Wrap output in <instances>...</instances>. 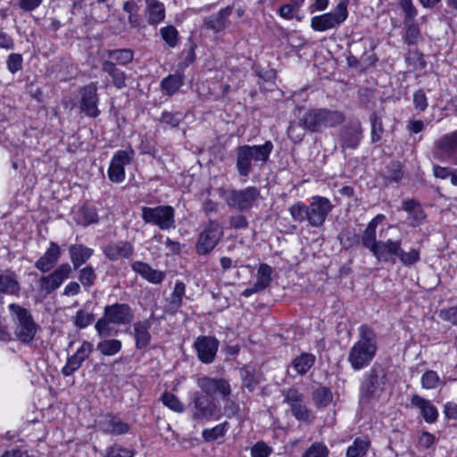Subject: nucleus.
Listing matches in <instances>:
<instances>
[{
  "label": "nucleus",
  "instance_id": "obj_1",
  "mask_svg": "<svg viewBox=\"0 0 457 457\" xmlns=\"http://www.w3.org/2000/svg\"><path fill=\"white\" fill-rule=\"evenodd\" d=\"M358 332L359 338L351 347L347 357L354 370L369 366L378 350L377 337L372 328L367 325H361Z\"/></svg>",
  "mask_w": 457,
  "mask_h": 457
},
{
  "label": "nucleus",
  "instance_id": "obj_2",
  "mask_svg": "<svg viewBox=\"0 0 457 457\" xmlns=\"http://www.w3.org/2000/svg\"><path fill=\"white\" fill-rule=\"evenodd\" d=\"M274 145L267 140L263 145H243L235 149L236 169L240 177L248 178L257 163L265 164L272 153Z\"/></svg>",
  "mask_w": 457,
  "mask_h": 457
},
{
  "label": "nucleus",
  "instance_id": "obj_3",
  "mask_svg": "<svg viewBox=\"0 0 457 457\" xmlns=\"http://www.w3.org/2000/svg\"><path fill=\"white\" fill-rule=\"evenodd\" d=\"M342 112L326 108L311 109L300 117V126L311 132H321L327 128H333L345 121Z\"/></svg>",
  "mask_w": 457,
  "mask_h": 457
},
{
  "label": "nucleus",
  "instance_id": "obj_4",
  "mask_svg": "<svg viewBox=\"0 0 457 457\" xmlns=\"http://www.w3.org/2000/svg\"><path fill=\"white\" fill-rule=\"evenodd\" d=\"M8 310L14 322L16 338L23 344L31 343L38 329L31 312L17 303H10Z\"/></svg>",
  "mask_w": 457,
  "mask_h": 457
},
{
  "label": "nucleus",
  "instance_id": "obj_5",
  "mask_svg": "<svg viewBox=\"0 0 457 457\" xmlns=\"http://www.w3.org/2000/svg\"><path fill=\"white\" fill-rule=\"evenodd\" d=\"M386 374L379 364H374L364 375L360 386V402L369 403L378 399L385 389Z\"/></svg>",
  "mask_w": 457,
  "mask_h": 457
},
{
  "label": "nucleus",
  "instance_id": "obj_6",
  "mask_svg": "<svg viewBox=\"0 0 457 457\" xmlns=\"http://www.w3.org/2000/svg\"><path fill=\"white\" fill-rule=\"evenodd\" d=\"M228 207L239 212L250 210L260 197V190L256 187L243 189L225 190L221 195Z\"/></svg>",
  "mask_w": 457,
  "mask_h": 457
},
{
  "label": "nucleus",
  "instance_id": "obj_7",
  "mask_svg": "<svg viewBox=\"0 0 457 457\" xmlns=\"http://www.w3.org/2000/svg\"><path fill=\"white\" fill-rule=\"evenodd\" d=\"M141 212L145 223L155 225L162 230L175 227V211L171 206H142Z\"/></svg>",
  "mask_w": 457,
  "mask_h": 457
},
{
  "label": "nucleus",
  "instance_id": "obj_8",
  "mask_svg": "<svg viewBox=\"0 0 457 457\" xmlns=\"http://www.w3.org/2000/svg\"><path fill=\"white\" fill-rule=\"evenodd\" d=\"M192 419L199 422L218 419L220 410L213 399L200 392L192 395Z\"/></svg>",
  "mask_w": 457,
  "mask_h": 457
},
{
  "label": "nucleus",
  "instance_id": "obj_9",
  "mask_svg": "<svg viewBox=\"0 0 457 457\" xmlns=\"http://www.w3.org/2000/svg\"><path fill=\"white\" fill-rule=\"evenodd\" d=\"M346 4L340 2L336 8L327 13L313 16L311 20V28L319 32H323L340 26L347 18Z\"/></svg>",
  "mask_w": 457,
  "mask_h": 457
},
{
  "label": "nucleus",
  "instance_id": "obj_10",
  "mask_svg": "<svg viewBox=\"0 0 457 457\" xmlns=\"http://www.w3.org/2000/svg\"><path fill=\"white\" fill-rule=\"evenodd\" d=\"M72 273L71 265L68 262L57 266L48 275L42 276L38 281L39 290L45 295H51L57 290L65 280L71 278Z\"/></svg>",
  "mask_w": 457,
  "mask_h": 457
},
{
  "label": "nucleus",
  "instance_id": "obj_11",
  "mask_svg": "<svg viewBox=\"0 0 457 457\" xmlns=\"http://www.w3.org/2000/svg\"><path fill=\"white\" fill-rule=\"evenodd\" d=\"M223 237V230L217 220H210L200 233L196 251L204 255L212 252Z\"/></svg>",
  "mask_w": 457,
  "mask_h": 457
},
{
  "label": "nucleus",
  "instance_id": "obj_12",
  "mask_svg": "<svg viewBox=\"0 0 457 457\" xmlns=\"http://www.w3.org/2000/svg\"><path fill=\"white\" fill-rule=\"evenodd\" d=\"M284 403H287L292 415L299 421L310 423L312 420L311 411L304 404V396L296 388H289L283 392Z\"/></svg>",
  "mask_w": 457,
  "mask_h": 457
},
{
  "label": "nucleus",
  "instance_id": "obj_13",
  "mask_svg": "<svg viewBox=\"0 0 457 457\" xmlns=\"http://www.w3.org/2000/svg\"><path fill=\"white\" fill-rule=\"evenodd\" d=\"M196 385L203 395L212 399L219 395L220 398L231 395V386L229 382L222 378H212L201 376L196 379Z\"/></svg>",
  "mask_w": 457,
  "mask_h": 457
},
{
  "label": "nucleus",
  "instance_id": "obj_14",
  "mask_svg": "<svg viewBox=\"0 0 457 457\" xmlns=\"http://www.w3.org/2000/svg\"><path fill=\"white\" fill-rule=\"evenodd\" d=\"M332 210L333 204L329 199L320 195L312 196L308 205L309 225L315 228L322 226Z\"/></svg>",
  "mask_w": 457,
  "mask_h": 457
},
{
  "label": "nucleus",
  "instance_id": "obj_15",
  "mask_svg": "<svg viewBox=\"0 0 457 457\" xmlns=\"http://www.w3.org/2000/svg\"><path fill=\"white\" fill-rule=\"evenodd\" d=\"M133 156L132 149L119 150L113 154L107 170L112 182L121 183L125 179V166L131 162Z\"/></svg>",
  "mask_w": 457,
  "mask_h": 457
},
{
  "label": "nucleus",
  "instance_id": "obj_16",
  "mask_svg": "<svg viewBox=\"0 0 457 457\" xmlns=\"http://www.w3.org/2000/svg\"><path fill=\"white\" fill-rule=\"evenodd\" d=\"M99 96L96 84L91 83L80 89L79 108L86 116L96 118L100 114L98 109Z\"/></svg>",
  "mask_w": 457,
  "mask_h": 457
},
{
  "label": "nucleus",
  "instance_id": "obj_17",
  "mask_svg": "<svg viewBox=\"0 0 457 457\" xmlns=\"http://www.w3.org/2000/svg\"><path fill=\"white\" fill-rule=\"evenodd\" d=\"M198 359L206 364L212 363L219 347V341L212 337H198L194 343Z\"/></svg>",
  "mask_w": 457,
  "mask_h": 457
},
{
  "label": "nucleus",
  "instance_id": "obj_18",
  "mask_svg": "<svg viewBox=\"0 0 457 457\" xmlns=\"http://www.w3.org/2000/svg\"><path fill=\"white\" fill-rule=\"evenodd\" d=\"M104 315L111 323L115 325H127L134 319V312L127 303L106 305L104 310Z\"/></svg>",
  "mask_w": 457,
  "mask_h": 457
},
{
  "label": "nucleus",
  "instance_id": "obj_19",
  "mask_svg": "<svg viewBox=\"0 0 457 457\" xmlns=\"http://www.w3.org/2000/svg\"><path fill=\"white\" fill-rule=\"evenodd\" d=\"M402 246V240L388 238L386 240H379L377 247L372 254L378 262H395V257L398 256Z\"/></svg>",
  "mask_w": 457,
  "mask_h": 457
},
{
  "label": "nucleus",
  "instance_id": "obj_20",
  "mask_svg": "<svg viewBox=\"0 0 457 457\" xmlns=\"http://www.w3.org/2000/svg\"><path fill=\"white\" fill-rule=\"evenodd\" d=\"M362 135V128L359 121L351 122L344 126L339 134L340 146L343 150L345 148L355 149L358 147Z\"/></svg>",
  "mask_w": 457,
  "mask_h": 457
},
{
  "label": "nucleus",
  "instance_id": "obj_21",
  "mask_svg": "<svg viewBox=\"0 0 457 457\" xmlns=\"http://www.w3.org/2000/svg\"><path fill=\"white\" fill-rule=\"evenodd\" d=\"M93 351V344L88 341H84L76 353L68 358L66 364L62 369V373L64 376H71L78 370L84 361L88 358Z\"/></svg>",
  "mask_w": 457,
  "mask_h": 457
},
{
  "label": "nucleus",
  "instance_id": "obj_22",
  "mask_svg": "<svg viewBox=\"0 0 457 457\" xmlns=\"http://www.w3.org/2000/svg\"><path fill=\"white\" fill-rule=\"evenodd\" d=\"M62 255V251L57 243L52 241L44 254L35 262V268L43 273L53 270Z\"/></svg>",
  "mask_w": 457,
  "mask_h": 457
},
{
  "label": "nucleus",
  "instance_id": "obj_23",
  "mask_svg": "<svg viewBox=\"0 0 457 457\" xmlns=\"http://www.w3.org/2000/svg\"><path fill=\"white\" fill-rule=\"evenodd\" d=\"M100 429L109 435L120 436L128 433L130 426L120 420V417L112 414L104 415L99 421Z\"/></svg>",
  "mask_w": 457,
  "mask_h": 457
},
{
  "label": "nucleus",
  "instance_id": "obj_24",
  "mask_svg": "<svg viewBox=\"0 0 457 457\" xmlns=\"http://www.w3.org/2000/svg\"><path fill=\"white\" fill-rule=\"evenodd\" d=\"M386 220V216L384 214L376 215L367 225L365 228L362 236L360 237V244L366 248L369 249L371 253L377 247L378 241L377 240L376 231L377 227L379 223L383 222Z\"/></svg>",
  "mask_w": 457,
  "mask_h": 457
},
{
  "label": "nucleus",
  "instance_id": "obj_25",
  "mask_svg": "<svg viewBox=\"0 0 457 457\" xmlns=\"http://www.w3.org/2000/svg\"><path fill=\"white\" fill-rule=\"evenodd\" d=\"M104 254L112 262L120 258L129 259L134 254V246L128 241L112 243L104 247Z\"/></svg>",
  "mask_w": 457,
  "mask_h": 457
},
{
  "label": "nucleus",
  "instance_id": "obj_26",
  "mask_svg": "<svg viewBox=\"0 0 457 457\" xmlns=\"http://www.w3.org/2000/svg\"><path fill=\"white\" fill-rule=\"evenodd\" d=\"M69 256L72 264L71 268L79 269L85 264L93 255L94 250L82 244H73L68 248Z\"/></svg>",
  "mask_w": 457,
  "mask_h": 457
},
{
  "label": "nucleus",
  "instance_id": "obj_27",
  "mask_svg": "<svg viewBox=\"0 0 457 457\" xmlns=\"http://www.w3.org/2000/svg\"><path fill=\"white\" fill-rule=\"evenodd\" d=\"M411 403L420 410L426 422L429 424L436 422L438 412L436 406L430 401L418 395H413L411 398Z\"/></svg>",
  "mask_w": 457,
  "mask_h": 457
},
{
  "label": "nucleus",
  "instance_id": "obj_28",
  "mask_svg": "<svg viewBox=\"0 0 457 457\" xmlns=\"http://www.w3.org/2000/svg\"><path fill=\"white\" fill-rule=\"evenodd\" d=\"M402 210L408 213L407 220L413 227L419 226L426 220V213L421 205L415 200H405L402 203Z\"/></svg>",
  "mask_w": 457,
  "mask_h": 457
},
{
  "label": "nucleus",
  "instance_id": "obj_29",
  "mask_svg": "<svg viewBox=\"0 0 457 457\" xmlns=\"http://www.w3.org/2000/svg\"><path fill=\"white\" fill-rule=\"evenodd\" d=\"M131 268L142 278L154 284L161 283L165 278V274L162 271L154 270L149 264L143 262L137 261L132 262Z\"/></svg>",
  "mask_w": 457,
  "mask_h": 457
},
{
  "label": "nucleus",
  "instance_id": "obj_30",
  "mask_svg": "<svg viewBox=\"0 0 457 457\" xmlns=\"http://www.w3.org/2000/svg\"><path fill=\"white\" fill-rule=\"evenodd\" d=\"M232 11L233 7L227 6L220 9L215 15L206 18L204 20L206 28L215 32L223 30L228 24V17Z\"/></svg>",
  "mask_w": 457,
  "mask_h": 457
},
{
  "label": "nucleus",
  "instance_id": "obj_31",
  "mask_svg": "<svg viewBox=\"0 0 457 457\" xmlns=\"http://www.w3.org/2000/svg\"><path fill=\"white\" fill-rule=\"evenodd\" d=\"M150 328L151 322L148 320L137 321L133 324L135 345L137 349H144L150 344Z\"/></svg>",
  "mask_w": 457,
  "mask_h": 457
},
{
  "label": "nucleus",
  "instance_id": "obj_32",
  "mask_svg": "<svg viewBox=\"0 0 457 457\" xmlns=\"http://www.w3.org/2000/svg\"><path fill=\"white\" fill-rule=\"evenodd\" d=\"M435 147L447 157L457 154V129L443 135L435 142ZM457 163V162H456Z\"/></svg>",
  "mask_w": 457,
  "mask_h": 457
},
{
  "label": "nucleus",
  "instance_id": "obj_33",
  "mask_svg": "<svg viewBox=\"0 0 457 457\" xmlns=\"http://www.w3.org/2000/svg\"><path fill=\"white\" fill-rule=\"evenodd\" d=\"M21 286L14 271L0 273V294L18 295Z\"/></svg>",
  "mask_w": 457,
  "mask_h": 457
},
{
  "label": "nucleus",
  "instance_id": "obj_34",
  "mask_svg": "<svg viewBox=\"0 0 457 457\" xmlns=\"http://www.w3.org/2000/svg\"><path fill=\"white\" fill-rule=\"evenodd\" d=\"M102 69L111 77L112 83L117 89H122L127 87V75L115 65L114 62L104 61L102 62Z\"/></svg>",
  "mask_w": 457,
  "mask_h": 457
},
{
  "label": "nucleus",
  "instance_id": "obj_35",
  "mask_svg": "<svg viewBox=\"0 0 457 457\" xmlns=\"http://www.w3.org/2000/svg\"><path fill=\"white\" fill-rule=\"evenodd\" d=\"M144 14L150 25H156L165 18V7L163 3H153L145 4Z\"/></svg>",
  "mask_w": 457,
  "mask_h": 457
},
{
  "label": "nucleus",
  "instance_id": "obj_36",
  "mask_svg": "<svg viewBox=\"0 0 457 457\" xmlns=\"http://www.w3.org/2000/svg\"><path fill=\"white\" fill-rule=\"evenodd\" d=\"M104 54L109 58L108 61L114 62L116 66H126L134 59V52L129 48L106 50Z\"/></svg>",
  "mask_w": 457,
  "mask_h": 457
},
{
  "label": "nucleus",
  "instance_id": "obj_37",
  "mask_svg": "<svg viewBox=\"0 0 457 457\" xmlns=\"http://www.w3.org/2000/svg\"><path fill=\"white\" fill-rule=\"evenodd\" d=\"M316 358L309 353H303L292 361V368L296 375H304L314 365Z\"/></svg>",
  "mask_w": 457,
  "mask_h": 457
},
{
  "label": "nucleus",
  "instance_id": "obj_38",
  "mask_svg": "<svg viewBox=\"0 0 457 457\" xmlns=\"http://www.w3.org/2000/svg\"><path fill=\"white\" fill-rule=\"evenodd\" d=\"M184 84V76L177 72L172 75H169L162 80V89L169 96L175 94L179 87Z\"/></svg>",
  "mask_w": 457,
  "mask_h": 457
},
{
  "label": "nucleus",
  "instance_id": "obj_39",
  "mask_svg": "<svg viewBox=\"0 0 457 457\" xmlns=\"http://www.w3.org/2000/svg\"><path fill=\"white\" fill-rule=\"evenodd\" d=\"M77 224L84 227L98 222V215L95 208L83 206L75 213Z\"/></svg>",
  "mask_w": 457,
  "mask_h": 457
},
{
  "label": "nucleus",
  "instance_id": "obj_40",
  "mask_svg": "<svg viewBox=\"0 0 457 457\" xmlns=\"http://www.w3.org/2000/svg\"><path fill=\"white\" fill-rule=\"evenodd\" d=\"M271 272L272 270L268 264H261L257 270V279L254 283L255 289L262 291L271 282Z\"/></svg>",
  "mask_w": 457,
  "mask_h": 457
},
{
  "label": "nucleus",
  "instance_id": "obj_41",
  "mask_svg": "<svg viewBox=\"0 0 457 457\" xmlns=\"http://www.w3.org/2000/svg\"><path fill=\"white\" fill-rule=\"evenodd\" d=\"M122 344L118 339H105L97 344L96 349L105 356H112L121 349Z\"/></svg>",
  "mask_w": 457,
  "mask_h": 457
},
{
  "label": "nucleus",
  "instance_id": "obj_42",
  "mask_svg": "<svg viewBox=\"0 0 457 457\" xmlns=\"http://www.w3.org/2000/svg\"><path fill=\"white\" fill-rule=\"evenodd\" d=\"M312 400L316 406L326 407L333 400V395L329 388L320 386L312 392Z\"/></svg>",
  "mask_w": 457,
  "mask_h": 457
},
{
  "label": "nucleus",
  "instance_id": "obj_43",
  "mask_svg": "<svg viewBox=\"0 0 457 457\" xmlns=\"http://www.w3.org/2000/svg\"><path fill=\"white\" fill-rule=\"evenodd\" d=\"M369 448V443L366 440L356 438L353 445L347 448V457H364Z\"/></svg>",
  "mask_w": 457,
  "mask_h": 457
},
{
  "label": "nucleus",
  "instance_id": "obj_44",
  "mask_svg": "<svg viewBox=\"0 0 457 457\" xmlns=\"http://www.w3.org/2000/svg\"><path fill=\"white\" fill-rule=\"evenodd\" d=\"M288 212L295 221H308V206L302 202H297L288 208Z\"/></svg>",
  "mask_w": 457,
  "mask_h": 457
},
{
  "label": "nucleus",
  "instance_id": "obj_45",
  "mask_svg": "<svg viewBox=\"0 0 457 457\" xmlns=\"http://www.w3.org/2000/svg\"><path fill=\"white\" fill-rule=\"evenodd\" d=\"M96 279V273L92 266L87 265L79 270V281L84 287H91L95 284Z\"/></svg>",
  "mask_w": 457,
  "mask_h": 457
},
{
  "label": "nucleus",
  "instance_id": "obj_46",
  "mask_svg": "<svg viewBox=\"0 0 457 457\" xmlns=\"http://www.w3.org/2000/svg\"><path fill=\"white\" fill-rule=\"evenodd\" d=\"M403 176V172L399 162H391L384 172V177L390 182H398Z\"/></svg>",
  "mask_w": 457,
  "mask_h": 457
},
{
  "label": "nucleus",
  "instance_id": "obj_47",
  "mask_svg": "<svg viewBox=\"0 0 457 457\" xmlns=\"http://www.w3.org/2000/svg\"><path fill=\"white\" fill-rule=\"evenodd\" d=\"M338 238L345 247H351L360 244V237L354 228H347L340 232Z\"/></svg>",
  "mask_w": 457,
  "mask_h": 457
},
{
  "label": "nucleus",
  "instance_id": "obj_48",
  "mask_svg": "<svg viewBox=\"0 0 457 457\" xmlns=\"http://www.w3.org/2000/svg\"><path fill=\"white\" fill-rule=\"evenodd\" d=\"M440 384H442V381L437 373L434 370H427L421 377L422 387L426 389H435Z\"/></svg>",
  "mask_w": 457,
  "mask_h": 457
},
{
  "label": "nucleus",
  "instance_id": "obj_49",
  "mask_svg": "<svg viewBox=\"0 0 457 457\" xmlns=\"http://www.w3.org/2000/svg\"><path fill=\"white\" fill-rule=\"evenodd\" d=\"M162 403L167 406L171 411L176 412H182L184 411V404L179 401V399L171 393H164L162 395Z\"/></svg>",
  "mask_w": 457,
  "mask_h": 457
},
{
  "label": "nucleus",
  "instance_id": "obj_50",
  "mask_svg": "<svg viewBox=\"0 0 457 457\" xmlns=\"http://www.w3.org/2000/svg\"><path fill=\"white\" fill-rule=\"evenodd\" d=\"M160 34L169 46L174 47L178 44L179 32L175 27L171 25L163 27L160 29Z\"/></svg>",
  "mask_w": 457,
  "mask_h": 457
},
{
  "label": "nucleus",
  "instance_id": "obj_51",
  "mask_svg": "<svg viewBox=\"0 0 457 457\" xmlns=\"http://www.w3.org/2000/svg\"><path fill=\"white\" fill-rule=\"evenodd\" d=\"M186 286L183 282L178 281L175 284L172 294L170 297V303L174 308H179L182 305V299L185 295Z\"/></svg>",
  "mask_w": 457,
  "mask_h": 457
},
{
  "label": "nucleus",
  "instance_id": "obj_52",
  "mask_svg": "<svg viewBox=\"0 0 457 457\" xmlns=\"http://www.w3.org/2000/svg\"><path fill=\"white\" fill-rule=\"evenodd\" d=\"M371 122V141L372 143L378 142L381 139V136L384 132L383 124L381 119L378 117L376 113L370 115Z\"/></svg>",
  "mask_w": 457,
  "mask_h": 457
},
{
  "label": "nucleus",
  "instance_id": "obj_53",
  "mask_svg": "<svg viewBox=\"0 0 457 457\" xmlns=\"http://www.w3.org/2000/svg\"><path fill=\"white\" fill-rule=\"evenodd\" d=\"M329 451L322 443L312 444L303 453V457H328Z\"/></svg>",
  "mask_w": 457,
  "mask_h": 457
},
{
  "label": "nucleus",
  "instance_id": "obj_54",
  "mask_svg": "<svg viewBox=\"0 0 457 457\" xmlns=\"http://www.w3.org/2000/svg\"><path fill=\"white\" fill-rule=\"evenodd\" d=\"M227 423L219 424L211 429H204L203 431V437L206 441H214L219 437H221L226 433Z\"/></svg>",
  "mask_w": 457,
  "mask_h": 457
},
{
  "label": "nucleus",
  "instance_id": "obj_55",
  "mask_svg": "<svg viewBox=\"0 0 457 457\" xmlns=\"http://www.w3.org/2000/svg\"><path fill=\"white\" fill-rule=\"evenodd\" d=\"M94 320V315L84 310H79L74 318V325L79 328L89 326Z\"/></svg>",
  "mask_w": 457,
  "mask_h": 457
},
{
  "label": "nucleus",
  "instance_id": "obj_56",
  "mask_svg": "<svg viewBox=\"0 0 457 457\" xmlns=\"http://www.w3.org/2000/svg\"><path fill=\"white\" fill-rule=\"evenodd\" d=\"M110 324L112 323L106 319L105 315L96 322L95 328L100 337H109L112 335Z\"/></svg>",
  "mask_w": 457,
  "mask_h": 457
},
{
  "label": "nucleus",
  "instance_id": "obj_57",
  "mask_svg": "<svg viewBox=\"0 0 457 457\" xmlns=\"http://www.w3.org/2000/svg\"><path fill=\"white\" fill-rule=\"evenodd\" d=\"M22 62L23 59L21 54L13 53L9 54L6 60V66L8 71L12 74H15L22 69Z\"/></svg>",
  "mask_w": 457,
  "mask_h": 457
},
{
  "label": "nucleus",
  "instance_id": "obj_58",
  "mask_svg": "<svg viewBox=\"0 0 457 457\" xmlns=\"http://www.w3.org/2000/svg\"><path fill=\"white\" fill-rule=\"evenodd\" d=\"M406 26V35L404 37L405 43L408 45H413L416 43L420 36V28L414 21L404 22Z\"/></svg>",
  "mask_w": 457,
  "mask_h": 457
},
{
  "label": "nucleus",
  "instance_id": "obj_59",
  "mask_svg": "<svg viewBox=\"0 0 457 457\" xmlns=\"http://www.w3.org/2000/svg\"><path fill=\"white\" fill-rule=\"evenodd\" d=\"M272 448L263 441H258L251 447L252 457H269L272 453Z\"/></svg>",
  "mask_w": 457,
  "mask_h": 457
},
{
  "label": "nucleus",
  "instance_id": "obj_60",
  "mask_svg": "<svg viewBox=\"0 0 457 457\" xmlns=\"http://www.w3.org/2000/svg\"><path fill=\"white\" fill-rule=\"evenodd\" d=\"M403 265L410 266L416 263L420 260V253L416 249H411L409 252H404L402 248L397 256Z\"/></svg>",
  "mask_w": 457,
  "mask_h": 457
},
{
  "label": "nucleus",
  "instance_id": "obj_61",
  "mask_svg": "<svg viewBox=\"0 0 457 457\" xmlns=\"http://www.w3.org/2000/svg\"><path fill=\"white\" fill-rule=\"evenodd\" d=\"M413 104L417 112H424L428 105V98L422 89H419L413 93Z\"/></svg>",
  "mask_w": 457,
  "mask_h": 457
},
{
  "label": "nucleus",
  "instance_id": "obj_62",
  "mask_svg": "<svg viewBox=\"0 0 457 457\" xmlns=\"http://www.w3.org/2000/svg\"><path fill=\"white\" fill-rule=\"evenodd\" d=\"M221 400L224 402L223 406V411L224 414L228 418L234 417L238 414L240 407L237 403H236L234 400H232L229 396H226L225 398H221Z\"/></svg>",
  "mask_w": 457,
  "mask_h": 457
},
{
  "label": "nucleus",
  "instance_id": "obj_63",
  "mask_svg": "<svg viewBox=\"0 0 457 457\" xmlns=\"http://www.w3.org/2000/svg\"><path fill=\"white\" fill-rule=\"evenodd\" d=\"M304 129L300 126V121L298 124L296 123H291L287 129V134L288 137L294 141V142H301L304 136Z\"/></svg>",
  "mask_w": 457,
  "mask_h": 457
},
{
  "label": "nucleus",
  "instance_id": "obj_64",
  "mask_svg": "<svg viewBox=\"0 0 457 457\" xmlns=\"http://www.w3.org/2000/svg\"><path fill=\"white\" fill-rule=\"evenodd\" d=\"M106 457H133V452L114 445L107 449Z\"/></svg>",
  "mask_w": 457,
  "mask_h": 457
}]
</instances>
